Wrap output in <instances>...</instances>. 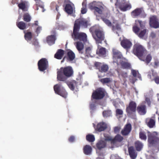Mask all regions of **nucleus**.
<instances>
[{
    "instance_id": "nucleus-1",
    "label": "nucleus",
    "mask_w": 159,
    "mask_h": 159,
    "mask_svg": "<svg viewBox=\"0 0 159 159\" xmlns=\"http://www.w3.org/2000/svg\"><path fill=\"white\" fill-rule=\"evenodd\" d=\"M74 71L72 67L68 66L61 67L57 72V79L60 81H65L67 78L70 77L73 75Z\"/></svg>"
},
{
    "instance_id": "nucleus-2",
    "label": "nucleus",
    "mask_w": 159,
    "mask_h": 159,
    "mask_svg": "<svg viewBox=\"0 0 159 159\" xmlns=\"http://www.w3.org/2000/svg\"><path fill=\"white\" fill-rule=\"evenodd\" d=\"M147 51L142 45L139 44H135L134 46L133 53L140 60L144 61L143 56Z\"/></svg>"
},
{
    "instance_id": "nucleus-3",
    "label": "nucleus",
    "mask_w": 159,
    "mask_h": 159,
    "mask_svg": "<svg viewBox=\"0 0 159 159\" xmlns=\"http://www.w3.org/2000/svg\"><path fill=\"white\" fill-rule=\"evenodd\" d=\"M80 30L73 29V33L72 34L71 36L75 40L76 39L84 43L87 41V35L83 32H79Z\"/></svg>"
},
{
    "instance_id": "nucleus-4",
    "label": "nucleus",
    "mask_w": 159,
    "mask_h": 159,
    "mask_svg": "<svg viewBox=\"0 0 159 159\" xmlns=\"http://www.w3.org/2000/svg\"><path fill=\"white\" fill-rule=\"evenodd\" d=\"M93 37L97 44L101 43L102 41L104 39V32L99 29L95 30L92 32Z\"/></svg>"
},
{
    "instance_id": "nucleus-5",
    "label": "nucleus",
    "mask_w": 159,
    "mask_h": 159,
    "mask_svg": "<svg viewBox=\"0 0 159 159\" xmlns=\"http://www.w3.org/2000/svg\"><path fill=\"white\" fill-rule=\"evenodd\" d=\"M89 142L91 143V145L94 148L97 152V150H101L105 148L107 144V140H100L96 143V145H94L93 143L95 140H87Z\"/></svg>"
},
{
    "instance_id": "nucleus-6",
    "label": "nucleus",
    "mask_w": 159,
    "mask_h": 159,
    "mask_svg": "<svg viewBox=\"0 0 159 159\" xmlns=\"http://www.w3.org/2000/svg\"><path fill=\"white\" fill-rule=\"evenodd\" d=\"M137 107V104L135 102L133 101H130L126 108V112L127 115L130 116L135 114L136 113Z\"/></svg>"
},
{
    "instance_id": "nucleus-7",
    "label": "nucleus",
    "mask_w": 159,
    "mask_h": 159,
    "mask_svg": "<svg viewBox=\"0 0 159 159\" xmlns=\"http://www.w3.org/2000/svg\"><path fill=\"white\" fill-rule=\"evenodd\" d=\"M89 25V23L88 20L83 18H79L75 20L73 29L80 30L81 26L86 28Z\"/></svg>"
},
{
    "instance_id": "nucleus-8",
    "label": "nucleus",
    "mask_w": 159,
    "mask_h": 159,
    "mask_svg": "<svg viewBox=\"0 0 159 159\" xmlns=\"http://www.w3.org/2000/svg\"><path fill=\"white\" fill-rule=\"evenodd\" d=\"M105 96V91L101 88H99L94 91L92 95V99L100 100Z\"/></svg>"
},
{
    "instance_id": "nucleus-9",
    "label": "nucleus",
    "mask_w": 159,
    "mask_h": 159,
    "mask_svg": "<svg viewBox=\"0 0 159 159\" xmlns=\"http://www.w3.org/2000/svg\"><path fill=\"white\" fill-rule=\"evenodd\" d=\"M113 62L116 63L119 65V61L123 58L121 52L118 49L113 48L112 50Z\"/></svg>"
},
{
    "instance_id": "nucleus-10",
    "label": "nucleus",
    "mask_w": 159,
    "mask_h": 159,
    "mask_svg": "<svg viewBox=\"0 0 159 159\" xmlns=\"http://www.w3.org/2000/svg\"><path fill=\"white\" fill-rule=\"evenodd\" d=\"M61 86L60 84L55 85L54 86V91L56 94L66 98L67 97L68 93L65 89Z\"/></svg>"
},
{
    "instance_id": "nucleus-11",
    "label": "nucleus",
    "mask_w": 159,
    "mask_h": 159,
    "mask_svg": "<svg viewBox=\"0 0 159 159\" xmlns=\"http://www.w3.org/2000/svg\"><path fill=\"white\" fill-rule=\"evenodd\" d=\"M38 68L40 71H44L48 68L49 65L48 61L47 59L43 58L38 61Z\"/></svg>"
},
{
    "instance_id": "nucleus-12",
    "label": "nucleus",
    "mask_w": 159,
    "mask_h": 159,
    "mask_svg": "<svg viewBox=\"0 0 159 159\" xmlns=\"http://www.w3.org/2000/svg\"><path fill=\"white\" fill-rule=\"evenodd\" d=\"M149 25L151 27L154 28H159L158 20L156 16H152L150 17Z\"/></svg>"
},
{
    "instance_id": "nucleus-13",
    "label": "nucleus",
    "mask_w": 159,
    "mask_h": 159,
    "mask_svg": "<svg viewBox=\"0 0 159 159\" xmlns=\"http://www.w3.org/2000/svg\"><path fill=\"white\" fill-rule=\"evenodd\" d=\"M107 140L109 147L113 148L115 147H118L120 145V143L123 140Z\"/></svg>"
},
{
    "instance_id": "nucleus-14",
    "label": "nucleus",
    "mask_w": 159,
    "mask_h": 159,
    "mask_svg": "<svg viewBox=\"0 0 159 159\" xmlns=\"http://www.w3.org/2000/svg\"><path fill=\"white\" fill-rule=\"evenodd\" d=\"M132 129V126L130 123L126 124L121 132V134L123 136H127L129 135Z\"/></svg>"
},
{
    "instance_id": "nucleus-15",
    "label": "nucleus",
    "mask_w": 159,
    "mask_h": 159,
    "mask_svg": "<svg viewBox=\"0 0 159 159\" xmlns=\"http://www.w3.org/2000/svg\"><path fill=\"white\" fill-rule=\"evenodd\" d=\"M136 111L139 115H145L147 112L146 106L144 104H140L137 107Z\"/></svg>"
},
{
    "instance_id": "nucleus-16",
    "label": "nucleus",
    "mask_w": 159,
    "mask_h": 159,
    "mask_svg": "<svg viewBox=\"0 0 159 159\" xmlns=\"http://www.w3.org/2000/svg\"><path fill=\"white\" fill-rule=\"evenodd\" d=\"M110 16V14L106 13L103 14L101 17V19L103 22L108 26L111 27L112 26V23L108 19Z\"/></svg>"
},
{
    "instance_id": "nucleus-17",
    "label": "nucleus",
    "mask_w": 159,
    "mask_h": 159,
    "mask_svg": "<svg viewBox=\"0 0 159 159\" xmlns=\"http://www.w3.org/2000/svg\"><path fill=\"white\" fill-rule=\"evenodd\" d=\"M107 128V125L105 122H102L98 124L95 129L96 131L101 132L104 131Z\"/></svg>"
},
{
    "instance_id": "nucleus-18",
    "label": "nucleus",
    "mask_w": 159,
    "mask_h": 159,
    "mask_svg": "<svg viewBox=\"0 0 159 159\" xmlns=\"http://www.w3.org/2000/svg\"><path fill=\"white\" fill-rule=\"evenodd\" d=\"M120 44L124 48L127 49L130 48L132 45V43L130 41L127 39L122 40L120 42Z\"/></svg>"
},
{
    "instance_id": "nucleus-19",
    "label": "nucleus",
    "mask_w": 159,
    "mask_h": 159,
    "mask_svg": "<svg viewBox=\"0 0 159 159\" xmlns=\"http://www.w3.org/2000/svg\"><path fill=\"white\" fill-rule=\"evenodd\" d=\"M128 151L129 155L131 159H135L137 156V153L136 152L133 146L128 147Z\"/></svg>"
},
{
    "instance_id": "nucleus-20",
    "label": "nucleus",
    "mask_w": 159,
    "mask_h": 159,
    "mask_svg": "<svg viewBox=\"0 0 159 159\" xmlns=\"http://www.w3.org/2000/svg\"><path fill=\"white\" fill-rule=\"evenodd\" d=\"M119 65H120L121 68L124 69H129L131 67L130 64L128 63L124 58L119 61Z\"/></svg>"
},
{
    "instance_id": "nucleus-21",
    "label": "nucleus",
    "mask_w": 159,
    "mask_h": 159,
    "mask_svg": "<svg viewBox=\"0 0 159 159\" xmlns=\"http://www.w3.org/2000/svg\"><path fill=\"white\" fill-rule=\"evenodd\" d=\"M56 39L55 35H49L46 38V41L49 45H52L55 43Z\"/></svg>"
},
{
    "instance_id": "nucleus-22",
    "label": "nucleus",
    "mask_w": 159,
    "mask_h": 159,
    "mask_svg": "<svg viewBox=\"0 0 159 159\" xmlns=\"http://www.w3.org/2000/svg\"><path fill=\"white\" fill-rule=\"evenodd\" d=\"M92 151V147L89 145H85L83 148V152L86 155H91Z\"/></svg>"
},
{
    "instance_id": "nucleus-23",
    "label": "nucleus",
    "mask_w": 159,
    "mask_h": 159,
    "mask_svg": "<svg viewBox=\"0 0 159 159\" xmlns=\"http://www.w3.org/2000/svg\"><path fill=\"white\" fill-rule=\"evenodd\" d=\"M146 123L150 128H152L155 125V120L152 118H148L146 120Z\"/></svg>"
},
{
    "instance_id": "nucleus-24",
    "label": "nucleus",
    "mask_w": 159,
    "mask_h": 159,
    "mask_svg": "<svg viewBox=\"0 0 159 159\" xmlns=\"http://www.w3.org/2000/svg\"><path fill=\"white\" fill-rule=\"evenodd\" d=\"M143 11L142 8H137L131 12V14L133 16L135 17L140 15Z\"/></svg>"
},
{
    "instance_id": "nucleus-25",
    "label": "nucleus",
    "mask_w": 159,
    "mask_h": 159,
    "mask_svg": "<svg viewBox=\"0 0 159 159\" xmlns=\"http://www.w3.org/2000/svg\"><path fill=\"white\" fill-rule=\"evenodd\" d=\"M75 58V55L74 52L70 50L67 52L66 59L67 61H73Z\"/></svg>"
},
{
    "instance_id": "nucleus-26",
    "label": "nucleus",
    "mask_w": 159,
    "mask_h": 159,
    "mask_svg": "<svg viewBox=\"0 0 159 159\" xmlns=\"http://www.w3.org/2000/svg\"><path fill=\"white\" fill-rule=\"evenodd\" d=\"M73 5H71L70 4H67L66 5L64 9L65 11L69 14H71L73 12Z\"/></svg>"
},
{
    "instance_id": "nucleus-27",
    "label": "nucleus",
    "mask_w": 159,
    "mask_h": 159,
    "mask_svg": "<svg viewBox=\"0 0 159 159\" xmlns=\"http://www.w3.org/2000/svg\"><path fill=\"white\" fill-rule=\"evenodd\" d=\"M148 139H159V134L156 132H148Z\"/></svg>"
},
{
    "instance_id": "nucleus-28",
    "label": "nucleus",
    "mask_w": 159,
    "mask_h": 159,
    "mask_svg": "<svg viewBox=\"0 0 159 159\" xmlns=\"http://www.w3.org/2000/svg\"><path fill=\"white\" fill-rule=\"evenodd\" d=\"M64 54V51L61 49H58L54 55V57L58 59H61Z\"/></svg>"
},
{
    "instance_id": "nucleus-29",
    "label": "nucleus",
    "mask_w": 159,
    "mask_h": 159,
    "mask_svg": "<svg viewBox=\"0 0 159 159\" xmlns=\"http://www.w3.org/2000/svg\"><path fill=\"white\" fill-rule=\"evenodd\" d=\"M76 47L79 53L81 54L84 53L83 50L84 48V45L83 43L80 42H77L76 43Z\"/></svg>"
},
{
    "instance_id": "nucleus-30",
    "label": "nucleus",
    "mask_w": 159,
    "mask_h": 159,
    "mask_svg": "<svg viewBox=\"0 0 159 159\" xmlns=\"http://www.w3.org/2000/svg\"><path fill=\"white\" fill-rule=\"evenodd\" d=\"M132 7V6L130 3H125L124 5L120 6V10L123 11L130 10Z\"/></svg>"
},
{
    "instance_id": "nucleus-31",
    "label": "nucleus",
    "mask_w": 159,
    "mask_h": 159,
    "mask_svg": "<svg viewBox=\"0 0 159 159\" xmlns=\"http://www.w3.org/2000/svg\"><path fill=\"white\" fill-rule=\"evenodd\" d=\"M148 143L149 147L159 146V140H148Z\"/></svg>"
},
{
    "instance_id": "nucleus-32",
    "label": "nucleus",
    "mask_w": 159,
    "mask_h": 159,
    "mask_svg": "<svg viewBox=\"0 0 159 159\" xmlns=\"http://www.w3.org/2000/svg\"><path fill=\"white\" fill-rule=\"evenodd\" d=\"M89 7L91 9L94 10L98 13L100 14L102 13V11L103 9L102 7H93L91 4H90L89 5Z\"/></svg>"
},
{
    "instance_id": "nucleus-33",
    "label": "nucleus",
    "mask_w": 159,
    "mask_h": 159,
    "mask_svg": "<svg viewBox=\"0 0 159 159\" xmlns=\"http://www.w3.org/2000/svg\"><path fill=\"white\" fill-rule=\"evenodd\" d=\"M77 84V82L76 81L74 80L67 82V85L69 88L72 91L74 90L75 87L76 85Z\"/></svg>"
},
{
    "instance_id": "nucleus-34",
    "label": "nucleus",
    "mask_w": 159,
    "mask_h": 159,
    "mask_svg": "<svg viewBox=\"0 0 159 159\" xmlns=\"http://www.w3.org/2000/svg\"><path fill=\"white\" fill-rule=\"evenodd\" d=\"M19 9L22 10L23 11H27L28 10V7L24 2H22L18 5Z\"/></svg>"
},
{
    "instance_id": "nucleus-35",
    "label": "nucleus",
    "mask_w": 159,
    "mask_h": 159,
    "mask_svg": "<svg viewBox=\"0 0 159 159\" xmlns=\"http://www.w3.org/2000/svg\"><path fill=\"white\" fill-rule=\"evenodd\" d=\"M134 146L136 150L140 151L142 149L143 145L140 142L137 141L135 142Z\"/></svg>"
},
{
    "instance_id": "nucleus-36",
    "label": "nucleus",
    "mask_w": 159,
    "mask_h": 159,
    "mask_svg": "<svg viewBox=\"0 0 159 159\" xmlns=\"http://www.w3.org/2000/svg\"><path fill=\"white\" fill-rule=\"evenodd\" d=\"M103 135L105 137L104 139H112L107 134L104 133ZM113 139H123V138L121 135L118 134L116 135Z\"/></svg>"
},
{
    "instance_id": "nucleus-37",
    "label": "nucleus",
    "mask_w": 159,
    "mask_h": 159,
    "mask_svg": "<svg viewBox=\"0 0 159 159\" xmlns=\"http://www.w3.org/2000/svg\"><path fill=\"white\" fill-rule=\"evenodd\" d=\"M99 81L103 85L107 84L110 83L111 82V80L109 78H102L99 80Z\"/></svg>"
},
{
    "instance_id": "nucleus-38",
    "label": "nucleus",
    "mask_w": 159,
    "mask_h": 159,
    "mask_svg": "<svg viewBox=\"0 0 159 159\" xmlns=\"http://www.w3.org/2000/svg\"><path fill=\"white\" fill-rule=\"evenodd\" d=\"M17 26L20 30H24L26 29V25L25 23L22 21L16 22Z\"/></svg>"
},
{
    "instance_id": "nucleus-39",
    "label": "nucleus",
    "mask_w": 159,
    "mask_h": 159,
    "mask_svg": "<svg viewBox=\"0 0 159 159\" xmlns=\"http://www.w3.org/2000/svg\"><path fill=\"white\" fill-rule=\"evenodd\" d=\"M23 19L25 21L29 22L31 21V17L29 14L26 13L23 15Z\"/></svg>"
},
{
    "instance_id": "nucleus-40",
    "label": "nucleus",
    "mask_w": 159,
    "mask_h": 159,
    "mask_svg": "<svg viewBox=\"0 0 159 159\" xmlns=\"http://www.w3.org/2000/svg\"><path fill=\"white\" fill-rule=\"evenodd\" d=\"M24 37L26 40H31L32 37V33L30 32H27L25 33Z\"/></svg>"
},
{
    "instance_id": "nucleus-41",
    "label": "nucleus",
    "mask_w": 159,
    "mask_h": 159,
    "mask_svg": "<svg viewBox=\"0 0 159 159\" xmlns=\"http://www.w3.org/2000/svg\"><path fill=\"white\" fill-rule=\"evenodd\" d=\"M108 66L107 65L102 64L99 71L102 73H105L108 71Z\"/></svg>"
},
{
    "instance_id": "nucleus-42",
    "label": "nucleus",
    "mask_w": 159,
    "mask_h": 159,
    "mask_svg": "<svg viewBox=\"0 0 159 159\" xmlns=\"http://www.w3.org/2000/svg\"><path fill=\"white\" fill-rule=\"evenodd\" d=\"M91 49L90 47H88L86 48L85 50V52L84 54V56L86 57H89L91 55Z\"/></svg>"
},
{
    "instance_id": "nucleus-43",
    "label": "nucleus",
    "mask_w": 159,
    "mask_h": 159,
    "mask_svg": "<svg viewBox=\"0 0 159 159\" xmlns=\"http://www.w3.org/2000/svg\"><path fill=\"white\" fill-rule=\"evenodd\" d=\"M106 48H104L102 47L100 48L97 54L99 56H104L106 54Z\"/></svg>"
},
{
    "instance_id": "nucleus-44",
    "label": "nucleus",
    "mask_w": 159,
    "mask_h": 159,
    "mask_svg": "<svg viewBox=\"0 0 159 159\" xmlns=\"http://www.w3.org/2000/svg\"><path fill=\"white\" fill-rule=\"evenodd\" d=\"M111 114V111L105 110L102 112V115L104 117H107L110 116Z\"/></svg>"
},
{
    "instance_id": "nucleus-45",
    "label": "nucleus",
    "mask_w": 159,
    "mask_h": 159,
    "mask_svg": "<svg viewBox=\"0 0 159 159\" xmlns=\"http://www.w3.org/2000/svg\"><path fill=\"white\" fill-rule=\"evenodd\" d=\"M139 138L141 139H147L146 133L144 131H141L139 133Z\"/></svg>"
},
{
    "instance_id": "nucleus-46",
    "label": "nucleus",
    "mask_w": 159,
    "mask_h": 159,
    "mask_svg": "<svg viewBox=\"0 0 159 159\" xmlns=\"http://www.w3.org/2000/svg\"><path fill=\"white\" fill-rule=\"evenodd\" d=\"M146 32V30L144 29L143 30L141 31L137 35L140 38L142 39L145 34Z\"/></svg>"
},
{
    "instance_id": "nucleus-47",
    "label": "nucleus",
    "mask_w": 159,
    "mask_h": 159,
    "mask_svg": "<svg viewBox=\"0 0 159 159\" xmlns=\"http://www.w3.org/2000/svg\"><path fill=\"white\" fill-rule=\"evenodd\" d=\"M119 75L122 78L124 81L125 82V80L126 78L128 77L127 73L126 72L122 71L120 73Z\"/></svg>"
},
{
    "instance_id": "nucleus-48",
    "label": "nucleus",
    "mask_w": 159,
    "mask_h": 159,
    "mask_svg": "<svg viewBox=\"0 0 159 159\" xmlns=\"http://www.w3.org/2000/svg\"><path fill=\"white\" fill-rule=\"evenodd\" d=\"M152 59V57L150 54L148 55L146 58L145 59H144V61L147 64H148L150 63Z\"/></svg>"
},
{
    "instance_id": "nucleus-49",
    "label": "nucleus",
    "mask_w": 159,
    "mask_h": 159,
    "mask_svg": "<svg viewBox=\"0 0 159 159\" xmlns=\"http://www.w3.org/2000/svg\"><path fill=\"white\" fill-rule=\"evenodd\" d=\"M140 30L139 28L136 25H134L133 27V32L137 35L138 34Z\"/></svg>"
},
{
    "instance_id": "nucleus-50",
    "label": "nucleus",
    "mask_w": 159,
    "mask_h": 159,
    "mask_svg": "<svg viewBox=\"0 0 159 159\" xmlns=\"http://www.w3.org/2000/svg\"><path fill=\"white\" fill-rule=\"evenodd\" d=\"M94 65L96 68L99 70L102 65V64L101 62H96L94 64Z\"/></svg>"
},
{
    "instance_id": "nucleus-51",
    "label": "nucleus",
    "mask_w": 159,
    "mask_h": 159,
    "mask_svg": "<svg viewBox=\"0 0 159 159\" xmlns=\"http://www.w3.org/2000/svg\"><path fill=\"white\" fill-rule=\"evenodd\" d=\"M116 112L117 115H122L123 113L122 110L119 109H117L116 110Z\"/></svg>"
},
{
    "instance_id": "nucleus-52",
    "label": "nucleus",
    "mask_w": 159,
    "mask_h": 159,
    "mask_svg": "<svg viewBox=\"0 0 159 159\" xmlns=\"http://www.w3.org/2000/svg\"><path fill=\"white\" fill-rule=\"evenodd\" d=\"M110 159H121L117 154H112L110 157Z\"/></svg>"
},
{
    "instance_id": "nucleus-53",
    "label": "nucleus",
    "mask_w": 159,
    "mask_h": 159,
    "mask_svg": "<svg viewBox=\"0 0 159 159\" xmlns=\"http://www.w3.org/2000/svg\"><path fill=\"white\" fill-rule=\"evenodd\" d=\"M120 127L119 126H116L114 128V131L115 133H119L120 129Z\"/></svg>"
},
{
    "instance_id": "nucleus-54",
    "label": "nucleus",
    "mask_w": 159,
    "mask_h": 159,
    "mask_svg": "<svg viewBox=\"0 0 159 159\" xmlns=\"http://www.w3.org/2000/svg\"><path fill=\"white\" fill-rule=\"evenodd\" d=\"M86 139H95V137L92 134H88L86 136Z\"/></svg>"
},
{
    "instance_id": "nucleus-55",
    "label": "nucleus",
    "mask_w": 159,
    "mask_h": 159,
    "mask_svg": "<svg viewBox=\"0 0 159 159\" xmlns=\"http://www.w3.org/2000/svg\"><path fill=\"white\" fill-rule=\"evenodd\" d=\"M111 26H112V30H119L120 29V25L118 23H116L115 26L113 25H112Z\"/></svg>"
},
{
    "instance_id": "nucleus-56",
    "label": "nucleus",
    "mask_w": 159,
    "mask_h": 159,
    "mask_svg": "<svg viewBox=\"0 0 159 159\" xmlns=\"http://www.w3.org/2000/svg\"><path fill=\"white\" fill-rule=\"evenodd\" d=\"M136 24H137V23H138L139 25V26L140 27L142 28L144 26L143 22L140 20H137L135 21Z\"/></svg>"
},
{
    "instance_id": "nucleus-57",
    "label": "nucleus",
    "mask_w": 159,
    "mask_h": 159,
    "mask_svg": "<svg viewBox=\"0 0 159 159\" xmlns=\"http://www.w3.org/2000/svg\"><path fill=\"white\" fill-rule=\"evenodd\" d=\"M42 30V28L41 26H39L35 30V32L37 34V36L38 35V34H39Z\"/></svg>"
},
{
    "instance_id": "nucleus-58",
    "label": "nucleus",
    "mask_w": 159,
    "mask_h": 159,
    "mask_svg": "<svg viewBox=\"0 0 159 159\" xmlns=\"http://www.w3.org/2000/svg\"><path fill=\"white\" fill-rule=\"evenodd\" d=\"M138 72L135 70H131V73L133 76L136 77L137 76V73Z\"/></svg>"
},
{
    "instance_id": "nucleus-59",
    "label": "nucleus",
    "mask_w": 159,
    "mask_h": 159,
    "mask_svg": "<svg viewBox=\"0 0 159 159\" xmlns=\"http://www.w3.org/2000/svg\"><path fill=\"white\" fill-rule=\"evenodd\" d=\"M87 10L85 7H83L81 8V13L82 14H84L86 13Z\"/></svg>"
},
{
    "instance_id": "nucleus-60",
    "label": "nucleus",
    "mask_w": 159,
    "mask_h": 159,
    "mask_svg": "<svg viewBox=\"0 0 159 159\" xmlns=\"http://www.w3.org/2000/svg\"><path fill=\"white\" fill-rule=\"evenodd\" d=\"M154 80L156 83L157 84H159V76L156 77L154 78Z\"/></svg>"
},
{
    "instance_id": "nucleus-61",
    "label": "nucleus",
    "mask_w": 159,
    "mask_h": 159,
    "mask_svg": "<svg viewBox=\"0 0 159 159\" xmlns=\"http://www.w3.org/2000/svg\"><path fill=\"white\" fill-rule=\"evenodd\" d=\"M150 35L152 38H155L156 36V34L153 32H151Z\"/></svg>"
},
{
    "instance_id": "nucleus-62",
    "label": "nucleus",
    "mask_w": 159,
    "mask_h": 159,
    "mask_svg": "<svg viewBox=\"0 0 159 159\" xmlns=\"http://www.w3.org/2000/svg\"><path fill=\"white\" fill-rule=\"evenodd\" d=\"M75 136H74L73 135H71L70 137L69 138V139H75Z\"/></svg>"
},
{
    "instance_id": "nucleus-63",
    "label": "nucleus",
    "mask_w": 159,
    "mask_h": 159,
    "mask_svg": "<svg viewBox=\"0 0 159 159\" xmlns=\"http://www.w3.org/2000/svg\"><path fill=\"white\" fill-rule=\"evenodd\" d=\"M35 26H38V21H35L34 23L33 24Z\"/></svg>"
},
{
    "instance_id": "nucleus-64",
    "label": "nucleus",
    "mask_w": 159,
    "mask_h": 159,
    "mask_svg": "<svg viewBox=\"0 0 159 159\" xmlns=\"http://www.w3.org/2000/svg\"><path fill=\"white\" fill-rule=\"evenodd\" d=\"M154 65L156 66H157L158 65L159 62L157 61H155L154 63Z\"/></svg>"
}]
</instances>
